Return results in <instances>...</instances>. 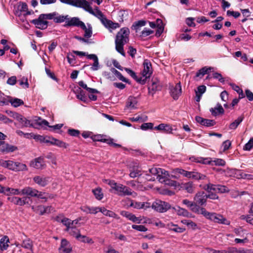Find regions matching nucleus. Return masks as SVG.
I'll return each instance as SVG.
<instances>
[{
	"mask_svg": "<svg viewBox=\"0 0 253 253\" xmlns=\"http://www.w3.org/2000/svg\"><path fill=\"white\" fill-rule=\"evenodd\" d=\"M115 190L119 196L131 195L132 193L130 188L122 184H118Z\"/></svg>",
	"mask_w": 253,
	"mask_h": 253,
	"instance_id": "2eb2a0df",
	"label": "nucleus"
},
{
	"mask_svg": "<svg viewBox=\"0 0 253 253\" xmlns=\"http://www.w3.org/2000/svg\"><path fill=\"white\" fill-rule=\"evenodd\" d=\"M137 103L136 99L133 97H129L126 102V107L129 109L136 108V105Z\"/></svg>",
	"mask_w": 253,
	"mask_h": 253,
	"instance_id": "72a5a7b5",
	"label": "nucleus"
},
{
	"mask_svg": "<svg viewBox=\"0 0 253 253\" xmlns=\"http://www.w3.org/2000/svg\"><path fill=\"white\" fill-rule=\"evenodd\" d=\"M176 211H177V214L178 215H181V216H186V217H190L191 214L187 210L184 209H183V208H180V207H178V209L176 210Z\"/></svg>",
	"mask_w": 253,
	"mask_h": 253,
	"instance_id": "de8ad7c7",
	"label": "nucleus"
},
{
	"mask_svg": "<svg viewBox=\"0 0 253 253\" xmlns=\"http://www.w3.org/2000/svg\"><path fill=\"white\" fill-rule=\"evenodd\" d=\"M9 240L7 236H4L0 240V250L1 251L6 250L9 247Z\"/></svg>",
	"mask_w": 253,
	"mask_h": 253,
	"instance_id": "c85d7f7f",
	"label": "nucleus"
},
{
	"mask_svg": "<svg viewBox=\"0 0 253 253\" xmlns=\"http://www.w3.org/2000/svg\"><path fill=\"white\" fill-rule=\"evenodd\" d=\"M112 71L120 80L126 83H128V80L125 78L120 72L114 68H113Z\"/></svg>",
	"mask_w": 253,
	"mask_h": 253,
	"instance_id": "09e8293b",
	"label": "nucleus"
},
{
	"mask_svg": "<svg viewBox=\"0 0 253 253\" xmlns=\"http://www.w3.org/2000/svg\"><path fill=\"white\" fill-rule=\"evenodd\" d=\"M59 251L60 253H73L71 245L65 239L61 240Z\"/></svg>",
	"mask_w": 253,
	"mask_h": 253,
	"instance_id": "4468645a",
	"label": "nucleus"
},
{
	"mask_svg": "<svg viewBox=\"0 0 253 253\" xmlns=\"http://www.w3.org/2000/svg\"><path fill=\"white\" fill-rule=\"evenodd\" d=\"M68 133L72 136H78L80 134V131L77 129L70 128L68 130Z\"/></svg>",
	"mask_w": 253,
	"mask_h": 253,
	"instance_id": "e2e57ef3",
	"label": "nucleus"
},
{
	"mask_svg": "<svg viewBox=\"0 0 253 253\" xmlns=\"http://www.w3.org/2000/svg\"><path fill=\"white\" fill-rule=\"evenodd\" d=\"M57 13L55 12L49 14H42L40 15L38 19H34L32 21V23L34 24L37 28L43 30L47 27L48 22L45 19H53L55 16L57 15Z\"/></svg>",
	"mask_w": 253,
	"mask_h": 253,
	"instance_id": "7ed1b4c3",
	"label": "nucleus"
},
{
	"mask_svg": "<svg viewBox=\"0 0 253 253\" xmlns=\"http://www.w3.org/2000/svg\"><path fill=\"white\" fill-rule=\"evenodd\" d=\"M121 214L127 218L128 219L132 221L133 222L136 223H140L141 222L142 219L140 218V217H137L134 214L129 212L126 211H122L121 212Z\"/></svg>",
	"mask_w": 253,
	"mask_h": 253,
	"instance_id": "6ab92c4d",
	"label": "nucleus"
},
{
	"mask_svg": "<svg viewBox=\"0 0 253 253\" xmlns=\"http://www.w3.org/2000/svg\"><path fill=\"white\" fill-rule=\"evenodd\" d=\"M66 231L68 232L71 235L75 237L76 239L78 234H81L80 230L75 227H74L73 225L71 226L70 228H66Z\"/></svg>",
	"mask_w": 253,
	"mask_h": 253,
	"instance_id": "a19ab883",
	"label": "nucleus"
},
{
	"mask_svg": "<svg viewBox=\"0 0 253 253\" xmlns=\"http://www.w3.org/2000/svg\"><path fill=\"white\" fill-rule=\"evenodd\" d=\"M195 160V162L204 164H211L219 166H224L225 165V162L221 159H216L211 161V158H198Z\"/></svg>",
	"mask_w": 253,
	"mask_h": 253,
	"instance_id": "9b49d317",
	"label": "nucleus"
},
{
	"mask_svg": "<svg viewBox=\"0 0 253 253\" xmlns=\"http://www.w3.org/2000/svg\"><path fill=\"white\" fill-rule=\"evenodd\" d=\"M201 206L194 203L193 207H192L190 209L191 211L197 214H202L205 217H206L208 211L204 208L201 207Z\"/></svg>",
	"mask_w": 253,
	"mask_h": 253,
	"instance_id": "412c9836",
	"label": "nucleus"
},
{
	"mask_svg": "<svg viewBox=\"0 0 253 253\" xmlns=\"http://www.w3.org/2000/svg\"><path fill=\"white\" fill-rule=\"evenodd\" d=\"M5 194L6 195H18L21 194V190L19 189H14L12 188H10L8 187H6L5 189Z\"/></svg>",
	"mask_w": 253,
	"mask_h": 253,
	"instance_id": "f704fd0d",
	"label": "nucleus"
},
{
	"mask_svg": "<svg viewBox=\"0 0 253 253\" xmlns=\"http://www.w3.org/2000/svg\"><path fill=\"white\" fill-rule=\"evenodd\" d=\"M77 239L83 243H87L89 244L93 243V241L92 239L86 237V236L82 235L81 234H78V236L77 237Z\"/></svg>",
	"mask_w": 253,
	"mask_h": 253,
	"instance_id": "37998d69",
	"label": "nucleus"
},
{
	"mask_svg": "<svg viewBox=\"0 0 253 253\" xmlns=\"http://www.w3.org/2000/svg\"><path fill=\"white\" fill-rule=\"evenodd\" d=\"M211 69L212 68H207L206 67L201 68L196 73V77L202 78L205 75L208 74Z\"/></svg>",
	"mask_w": 253,
	"mask_h": 253,
	"instance_id": "58836bf2",
	"label": "nucleus"
},
{
	"mask_svg": "<svg viewBox=\"0 0 253 253\" xmlns=\"http://www.w3.org/2000/svg\"><path fill=\"white\" fill-rule=\"evenodd\" d=\"M129 206L137 209L144 208V204H142V202H136L132 200L130 201Z\"/></svg>",
	"mask_w": 253,
	"mask_h": 253,
	"instance_id": "8fccbe9b",
	"label": "nucleus"
},
{
	"mask_svg": "<svg viewBox=\"0 0 253 253\" xmlns=\"http://www.w3.org/2000/svg\"><path fill=\"white\" fill-rule=\"evenodd\" d=\"M155 129L161 130L166 133H171L172 131V127L169 124H161L154 128Z\"/></svg>",
	"mask_w": 253,
	"mask_h": 253,
	"instance_id": "5701e85b",
	"label": "nucleus"
},
{
	"mask_svg": "<svg viewBox=\"0 0 253 253\" xmlns=\"http://www.w3.org/2000/svg\"><path fill=\"white\" fill-rule=\"evenodd\" d=\"M92 192L93 193L97 199L100 200L103 198V194L101 192V188H96L95 189H93L92 190Z\"/></svg>",
	"mask_w": 253,
	"mask_h": 253,
	"instance_id": "3c124183",
	"label": "nucleus"
},
{
	"mask_svg": "<svg viewBox=\"0 0 253 253\" xmlns=\"http://www.w3.org/2000/svg\"><path fill=\"white\" fill-rule=\"evenodd\" d=\"M67 58L68 60V63L71 65L72 66L74 65L75 64V56L72 54H68L67 56Z\"/></svg>",
	"mask_w": 253,
	"mask_h": 253,
	"instance_id": "680f3d73",
	"label": "nucleus"
},
{
	"mask_svg": "<svg viewBox=\"0 0 253 253\" xmlns=\"http://www.w3.org/2000/svg\"><path fill=\"white\" fill-rule=\"evenodd\" d=\"M81 209L84 212L86 213L96 214L99 212L100 207H89L88 206H84L81 208Z\"/></svg>",
	"mask_w": 253,
	"mask_h": 253,
	"instance_id": "c756f323",
	"label": "nucleus"
},
{
	"mask_svg": "<svg viewBox=\"0 0 253 253\" xmlns=\"http://www.w3.org/2000/svg\"><path fill=\"white\" fill-rule=\"evenodd\" d=\"M212 77L214 79H217L221 83H224L225 81L221 74L217 72L213 73L212 74Z\"/></svg>",
	"mask_w": 253,
	"mask_h": 253,
	"instance_id": "338daca9",
	"label": "nucleus"
},
{
	"mask_svg": "<svg viewBox=\"0 0 253 253\" xmlns=\"http://www.w3.org/2000/svg\"><path fill=\"white\" fill-rule=\"evenodd\" d=\"M76 96L77 98L81 100L82 101L85 102L86 100V97L85 95L84 91L79 88L76 91Z\"/></svg>",
	"mask_w": 253,
	"mask_h": 253,
	"instance_id": "79ce46f5",
	"label": "nucleus"
},
{
	"mask_svg": "<svg viewBox=\"0 0 253 253\" xmlns=\"http://www.w3.org/2000/svg\"><path fill=\"white\" fill-rule=\"evenodd\" d=\"M132 228L135 230L141 232H146L147 231V228L145 226L142 225H132Z\"/></svg>",
	"mask_w": 253,
	"mask_h": 253,
	"instance_id": "bf43d9fd",
	"label": "nucleus"
},
{
	"mask_svg": "<svg viewBox=\"0 0 253 253\" xmlns=\"http://www.w3.org/2000/svg\"><path fill=\"white\" fill-rule=\"evenodd\" d=\"M34 139L40 142L41 143H49L50 145L51 144L52 137H49L48 136H44L40 135H34Z\"/></svg>",
	"mask_w": 253,
	"mask_h": 253,
	"instance_id": "bb28decb",
	"label": "nucleus"
},
{
	"mask_svg": "<svg viewBox=\"0 0 253 253\" xmlns=\"http://www.w3.org/2000/svg\"><path fill=\"white\" fill-rule=\"evenodd\" d=\"M170 94L174 100H177L181 94V86L180 83L170 86Z\"/></svg>",
	"mask_w": 253,
	"mask_h": 253,
	"instance_id": "ddd939ff",
	"label": "nucleus"
},
{
	"mask_svg": "<svg viewBox=\"0 0 253 253\" xmlns=\"http://www.w3.org/2000/svg\"><path fill=\"white\" fill-rule=\"evenodd\" d=\"M153 124L151 123H144L141 126V128L142 130H147L148 129H152Z\"/></svg>",
	"mask_w": 253,
	"mask_h": 253,
	"instance_id": "774afa93",
	"label": "nucleus"
},
{
	"mask_svg": "<svg viewBox=\"0 0 253 253\" xmlns=\"http://www.w3.org/2000/svg\"><path fill=\"white\" fill-rule=\"evenodd\" d=\"M19 84L24 88L29 87V83L27 78L23 77L18 81Z\"/></svg>",
	"mask_w": 253,
	"mask_h": 253,
	"instance_id": "6e6d98bb",
	"label": "nucleus"
},
{
	"mask_svg": "<svg viewBox=\"0 0 253 253\" xmlns=\"http://www.w3.org/2000/svg\"><path fill=\"white\" fill-rule=\"evenodd\" d=\"M206 218L215 223L229 225L230 221L220 214L215 212H208Z\"/></svg>",
	"mask_w": 253,
	"mask_h": 253,
	"instance_id": "1a4fd4ad",
	"label": "nucleus"
},
{
	"mask_svg": "<svg viewBox=\"0 0 253 253\" xmlns=\"http://www.w3.org/2000/svg\"><path fill=\"white\" fill-rule=\"evenodd\" d=\"M55 145L60 148H67L69 146V144L61 140L57 139L55 138H52L51 144Z\"/></svg>",
	"mask_w": 253,
	"mask_h": 253,
	"instance_id": "2f4dec72",
	"label": "nucleus"
},
{
	"mask_svg": "<svg viewBox=\"0 0 253 253\" xmlns=\"http://www.w3.org/2000/svg\"><path fill=\"white\" fill-rule=\"evenodd\" d=\"M129 171V176L131 178H135L141 175V170L139 169L138 165L137 163L130 167Z\"/></svg>",
	"mask_w": 253,
	"mask_h": 253,
	"instance_id": "b1692460",
	"label": "nucleus"
},
{
	"mask_svg": "<svg viewBox=\"0 0 253 253\" xmlns=\"http://www.w3.org/2000/svg\"><path fill=\"white\" fill-rule=\"evenodd\" d=\"M69 26H75L80 27L84 31V37L85 38H89L92 34V27L90 24H87V27H86L84 23L81 21L78 17H72V19L68 22L67 24Z\"/></svg>",
	"mask_w": 253,
	"mask_h": 253,
	"instance_id": "f03ea898",
	"label": "nucleus"
},
{
	"mask_svg": "<svg viewBox=\"0 0 253 253\" xmlns=\"http://www.w3.org/2000/svg\"><path fill=\"white\" fill-rule=\"evenodd\" d=\"M206 90V86L204 85H200L197 88V90L196 91V94H202L205 92Z\"/></svg>",
	"mask_w": 253,
	"mask_h": 253,
	"instance_id": "69168bd1",
	"label": "nucleus"
},
{
	"mask_svg": "<svg viewBox=\"0 0 253 253\" xmlns=\"http://www.w3.org/2000/svg\"><path fill=\"white\" fill-rule=\"evenodd\" d=\"M232 88L239 94V99H242L245 97V94L243 93V90L240 88L239 86L233 84L232 85Z\"/></svg>",
	"mask_w": 253,
	"mask_h": 253,
	"instance_id": "603ef678",
	"label": "nucleus"
},
{
	"mask_svg": "<svg viewBox=\"0 0 253 253\" xmlns=\"http://www.w3.org/2000/svg\"><path fill=\"white\" fill-rule=\"evenodd\" d=\"M72 19V18H70L69 17V15H58L55 16L54 18V21L55 23H62L65 21V24L64 25L65 27H72V26L67 25L68 22L70 21Z\"/></svg>",
	"mask_w": 253,
	"mask_h": 253,
	"instance_id": "393cba45",
	"label": "nucleus"
},
{
	"mask_svg": "<svg viewBox=\"0 0 253 253\" xmlns=\"http://www.w3.org/2000/svg\"><path fill=\"white\" fill-rule=\"evenodd\" d=\"M195 203L202 206L206 205L207 201V194L204 191L198 192L194 198Z\"/></svg>",
	"mask_w": 253,
	"mask_h": 253,
	"instance_id": "f8f14e48",
	"label": "nucleus"
},
{
	"mask_svg": "<svg viewBox=\"0 0 253 253\" xmlns=\"http://www.w3.org/2000/svg\"><path fill=\"white\" fill-rule=\"evenodd\" d=\"M146 24V21L144 20H139L137 22H135L133 26L134 27V29L137 31L138 28L140 27L144 26Z\"/></svg>",
	"mask_w": 253,
	"mask_h": 253,
	"instance_id": "052dcab7",
	"label": "nucleus"
},
{
	"mask_svg": "<svg viewBox=\"0 0 253 253\" xmlns=\"http://www.w3.org/2000/svg\"><path fill=\"white\" fill-rule=\"evenodd\" d=\"M7 199L9 202L13 203L16 205L22 206L26 204L24 200L17 197H8Z\"/></svg>",
	"mask_w": 253,
	"mask_h": 253,
	"instance_id": "cd10ccee",
	"label": "nucleus"
},
{
	"mask_svg": "<svg viewBox=\"0 0 253 253\" xmlns=\"http://www.w3.org/2000/svg\"><path fill=\"white\" fill-rule=\"evenodd\" d=\"M8 96H5L0 92V106L7 105L8 104Z\"/></svg>",
	"mask_w": 253,
	"mask_h": 253,
	"instance_id": "49530a36",
	"label": "nucleus"
},
{
	"mask_svg": "<svg viewBox=\"0 0 253 253\" xmlns=\"http://www.w3.org/2000/svg\"><path fill=\"white\" fill-rule=\"evenodd\" d=\"M162 87L159 81H153L152 84L148 87V93L153 96L157 91L161 90Z\"/></svg>",
	"mask_w": 253,
	"mask_h": 253,
	"instance_id": "a211bd4d",
	"label": "nucleus"
},
{
	"mask_svg": "<svg viewBox=\"0 0 253 253\" xmlns=\"http://www.w3.org/2000/svg\"><path fill=\"white\" fill-rule=\"evenodd\" d=\"M30 166L37 169H43L45 167L46 165L43 158L40 157L31 161Z\"/></svg>",
	"mask_w": 253,
	"mask_h": 253,
	"instance_id": "dca6fc26",
	"label": "nucleus"
},
{
	"mask_svg": "<svg viewBox=\"0 0 253 253\" xmlns=\"http://www.w3.org/2000/svg\"><path fill=\"white\" fill-rule=\"evenodd\" d=\"M52 208L51 206L44 207L43 206H39L37 208V211L40 214H43L45 213L50 212V210Z\"/></svg>",
	"mask_w": 253,
	"mask_h": 253,
	"instance_id": "4c0bfd02",
	"label": "nucleus"
},
{
	"mask_svg": "<svg viewBox=\"0 0 253 253\" xmlns=\"http://www.w3.org/2000/svg\"><path fill=\"white\" fill-rule=\"evenodd\" d=\"M74 222L71 221L70 219L66 217H64L62 220V223L66 226V228H70L72 225H74Z\"/></svg>",
	"mask_w": 253,
	"mask_h": 253,
	"instance_id": "13d9d810",
	"label": "nucleus"
},
{
	"mask_svg": "<svg viewBox=\"0 0 253 253\" xmlns=\"http://www.w3.org/2000/svg\"><path fill=\"white\" fill-rule=\"evenodd\" d=\"M99 211L101 212L104 215L109 217L116 218L117 216L114 212L107 210L105 208H100Z\"/></svg>",
	"mask_w": 253,
	"mask_h": 253,
	"instance_id": "ea45409f",
	"label": "nucleus"
},
{
	"mask_svg": "<svg viewBox=\"0 0 253 253\" xmlns=\"http://www.w3.org/2000/svg\"><path fill=\"white\" fill-rule=\"evenodd\" d=\"M38 190L28 186L25 187L21 190V194L29 196L31 197H36L37 196Z\"/></svg>",
	"mask_w": 253,
	"mask_h": 253,
	"instance_id": "aec40b11",
	"label": "nucleus"
},
{
	"mask_svg": "<svg viewBox=\"0 0 253 253\" xmlns=\"http://www.w3.org/2000/svg\"><path fill=\"white\" fill-rule=\"evenodd\" d=\"M129 30L125 27L122 28L117 33L115 39L116 50L123 56H126L124 45L129 41Z\"/></svg>",
	"mask_w": 253,
	"mask_h": 253,
	"instance_id": "f257e3e1",
	"label": "nucleus"
},
{
	"mask_svg": "<svg viewBox=\"0 0 253 253\" xmlns=\"http://www.w3.org/2000/svg\"><path fill=\"white\" fill-rule=\"evenodd\" d=\"M149 172L156 176V179L161 183H166L169 178V172L161 168L153 167L149 169Z\"/></svg>",
	"mask_w": 253,
	"mask_h": 253,
	"instance_id": "39448f33",
	"label": "nucleus"
},
{
	"mask_svg": "<svg viewBox=\"0 0 253 253\" xmlns=\"http://www.w3.org/2000/svg\"><path fill=\"white\" fill-rule=\"evenodd\" d=\"M48 197H50L48 196V194L42 192V191H40L38 190V193L37 196H36V198H38L40 199H42L44 200L45 202H46L48 199Z\"/></svg>",
	"mask_w": 253,
	"mask_h": 253,
	"instance_id": "864d4df0",
	"label": "nucleus"
},
{
	"mask_svg": "<svg viewBox=\"0 0 253 253\" xmlns=\"http://www.w3.org/2000/svg\"><path fill=\"white\" fill-rule=\"evenodd\" d=\"M244 117L243 116L239 117L234 122L231 123L229 125V128L230 129H235L239 124L243 121Z\"/></svg>",
	"mask_w": 253,
	"mask_h": 253,
	"instance_id": "e433bc0d",
	"label": "nucleus"
},
{
	"mask_svg": "<svg viewBox=\"0 0 253 253\" xmlns=\"http://www.w3.org/2000/svg\"><path fill=\"white\" fill-rule=\"evenodd\" d=\"M176 172L189 178L195 180L207 179V176L196 171H188L181 169H177Z\"/></svg>",
	"mask_w": 253,
	"mask_h": 253,
	"instance_id": "0eeeda50",
	"label": "nucleus"
},
{
	"mask_svg": "<svg viewBox=\"0 0 253 253\" xmlns=\"http://www.w3.org/2000/svg\"><path fill=\"white\" fill-rule=\"evenodd\" d=\"M210 111L214 116H216L219 114H223L224 113V110L222 106L219 103L216 104V106L214 108H211Z\"/></svg>",
	"mask_w": 253,
	"mask_h": 253,
	"instance_id": "a878e982",
	"label": "nucleus"
},
{
	"mask_svg": "<svg viewBox=\"0 0 253 253\" xmlns=\"http://www.w3.org/2000/svg\"><path fill=\"white\" fill-rule=\"evenodd\" d=\"M143 69L141 72L142 79H145V83L147 79L149 78L153 73L152 64L150 61L148 59H145L143 63Z\"/></svg>",
	"mask_w": 253,
	"mask_h": 253,
	"instance_id": "9d476101",
	"label": "nucleus"
},
{
	"mask_svg": "<svg viewBox=\"0 0 253 253\" xmlns=\"http://www.w3.org/2000/svg\"><path fill=\"white\" fill-rule=\"evenodd\" d=\"M169 203L161 200H156L152 204L151 208L155 211L163 213L171 209Z\"/></svg>",
	"mask_w": 253,
	"mask_h": 253,
	"instance_id": "6e6552de",
	"label": "nucleus"
},
{
	"mask_svg": "<svg viewBox=\"0 0 253 253\" xmlns=\"http://www.w3.org/2000/svg\"><path fill=\"white\" fill-rule=\"evenodd\" d=\"M63 3L71 5L75 7L82 8L90 13H93V10L89 3L86 0H59Z\"/></svg>",
	"mask_w": 253,
	"mask_h": 253,
	"instance_id": "20e7f679",
	"label": "nucleus"
},
{
	"mask_svg": "<svg viewBox=\"0 0 253 253\" xmlns=\"http://www.w3.org/2000/svg\"><path fill=\"white\" fill-rule=\"evenodd\" d=\"M129 75L139 84H145V79H142V77H138L134 72L133 71Z\"/></svg>",
	"mask_w": 253,
	"mask_h": 253,
	"instance_id": "5fc2aeb1",
	"label": "nucleus"
},
{
	"mask_svg": "<svg viewBox=\"0 0 253 253\" xmlns=\"http://www.w3.org/2000/svg\"><path fill=\"white\" fill-rule=\"evenodd\" d=\"M8 100V103H10L11 105L14 107H17L24 104L23 101L19 98H13L12 97L9 96Z\"/></svg>",
	"mask_w": 253,
	"mask_h": 253,
	"instance_id": "473e14b6",
	"label": "nucleus"
},
{
	"mask_svg": "<svg viewBox=\"0 0 253 253\" xmlns=\"http://www.w3.org/2000/svg\"><path fill=\"white\" fill-rule=\"evenodd\" d=\"M18 121L20 123L22 126V127H27L32 126L33 125L31 124L30 121L27 120L26 118L22 116L21 115Z\"/></svg>",
	"mask_w": 253,
	"mask_h": 253,
	"instance_id": "c9c22d12",
	"label": "nucleus"
},
{
	"mask_svg": "<svg viewBox=\"0 0 253 253\" xmlns=\"http://www.w3.org/2000/svg\"><path fill=\"white\" fill-rule=\"evenodd\" d=\"M22 247L27 249L32 250L33 248V242L29 239H26L23 240Z\"/></svg>",
	"mask_w": 253,
	"mask_h": 253,
	"instance_id": "a18cd8bd",
	"label": "nucleus"
},
{
	"mask_svg": "<svg viewBox=\"0 0 253 253\" xmlns=\"http://www.w3.org/2000/svg\"><path fill=\"white\" fill-rule=\"evenodd\" d=\"M253 147V137L250 139L244 147V150L249 151Z\"/></svg>",
	"mask_w": 253,
	"mask_h": 253,
	"instance_id": "0e129e2a",
	"label": "nucleus"
},
{
	"mask_svg": "<svg viewBox=\"0 0 253 253\" xmlns=\"http://www.w3.org/2000/svg\"><path fill=\"white\" fill-rule=\"evenodd\" d=\"M205 180H207L208 181V183L203 185H200V187H201L203 189L206 191L207 192H212V191L216 192L217 185L213 184L210 182V180L207 177V179Z\"/></svg>",
	"mask_w": 253,
	"mask_h": 253,
	"instance_id": "4be33fe9",
	"label": "nucleus"
},
{
	"mask_svg": "<svg viewBox=\"0 0 253 253\" xmlns=\"http://www.w3.org/2000/svg\"><path fill=\"white\" fill-rule=\"evenodd\" d=\"M0 164L2 167L14 171H23L27 169L25 164L12 161H2Z\"/></svg>",
	"mask_w": 253,
	"mask_h": 253,
	"instance_id": "423d86ee",
	"label": "nucleus"
},
{
	"mask_svg": "<svg viewBox=\"0 0 253 253\" xmlns=\"http://www.w3.org/2000/svg\"><path fill=\"white\" fill-rule=\"evenodd\" d=\"M79 84L80 86L86 89L87 91H88L90 93H95L99 92V91L96 89L88 87L87 85L85 84H84L83 81H80L79 82Z\"/></svg>",
	"mask_w": 253,
	"mask_h": 253,
	"instance_id": "c03bdc74",
	"label": "nucleus"
},
{
	"mask_svg": "<svg viewBox=\"0 0 253 253\" xmlns=\"http://www.w3.org/2000/svg\"><path fill=\"white\" fill-rule=\"evenodd\" d=\"M181 187L189 193H193L195 188L193 182L191 181L183 183Z\"/></svg>",
	"mask_w": 253,
	"mask_h": 253,
	"instance_id": "7c9ffc66",
	"label": "nucleus"
},
{
	"mask_svg": "<svg viewBox=\"0 0 253 253\" xmlns=\"http://www.w3.org/2000/svg\"><path fill=\"white\" fill-rule=\"evenodd\" d=\"M49 177L41 175H36L33 177V181L42 187H44L47 185L49 182Z\"/></svg>",
	"mask_w": 253,
	"mask_h": 253,
	"instance_id": "f3484780",
	"label": "nucleus"
},
{
	"mask_svg": "<svg viewBox=\"0 0 253 253\" xmlns=\"http://www.w3.org/2000/svg\"><path fill=\"white\" fill-rule=\"evenodd\" d=\"M229 192V189L224 185H217V193H228Z\"/></svg>",
	"mask_w": 253,
	"mask_h": 253,
	"instance_id": "4d7b16f0",
	"label": "nucleus"
}]
</instances>
